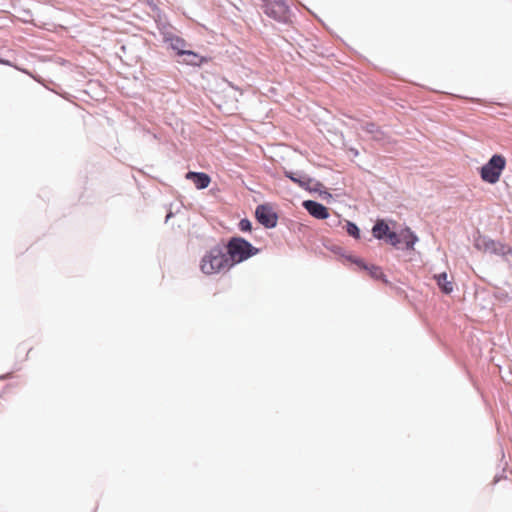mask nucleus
Wrapping results in <instances>:
<instances>
[{
	"label": "nucleus",
	"mask_w": 512,
	"mask_h": 512,
	"mask_svg": "<svg viewBox=\"0 0 512 512\" xmlns=\"http://www.w3.org/2000/svg\"><path fill=\"white\" fill-rule=\"evenodd\" d=\"M232 267L231 259L222 249L215 247L206 253L200 264L201 271L206 275H213Z\"/></svg>",
	"instance_id": "obj_1"
},
{
	"label": "nucleus",
	"mask_w": 512,
	"mask_h": 512,
	"mask_svg": "<svg viewBox=\"0 0 512 512\" xmlns=\"http://www.w3.org/2000/svg\"><path fill=\"white\" fill-rule=\"evenodd\" d=\"M228 258L231 259L232 266L240 263L249 257L256 255L258 249L253 247L248 241L240 237L232 238L227 245Z\"/></svg>",
	"instance_id": "obj_2"
},
{
	"label": "nucleus",
	"mask_w": 512,
	"mask_h": 512,
	"mask_svg": "<svg viewBox=\"0 0 512 512\" xmlns=\"http://www.w3.org/2000/svg\"><path fill=\"white\" fill-rule=\"evenodd\" d=\"M505 167V157L501 154H495L481 167L480 177L486 183L495 184L500 180Z\"/></svg>",
	"instance_id": "obj_3"
},
{
	"label": "nucleus",
	"mask_w": 512,
	"mask_h": 512,
	"mask_svg": "<svg viewBox=\"0 0 512 512\" xmlns=\"http://www.w3.org/2000/svg\"><path fill=\"white\" fill-rule=\"evenodd\" d=\"M263 11L279 22H287L289 19V8L284 0H263Z\"/></svg>",
	"instance_id": "obj_4"
},
{
	"label": "nucleus",
	"mask_w": 512,
	"mask_h": 512,
	"mask_svg": "<svg viewBox=\"0 0 512 512\" xmlns=\"http://www.w3.org/2000/svg\"><path fill=\"white\" fill-rule=\"evenodd\" d=\"M255 216L257 220L267 228L275 227L277 224L276 214L266 205H259L256 208Z\"/></svg>",
	"instance_id": "obj_5"
},
{
	"label": "nucleus",
	"mask_w": 512,
	"mask_h": 512,
	"mask_svg": "<svg viewBox=\"0 0 512 512\" xmlns=\"http://www.w3.org/2000/svg\"><path fill=\"white\" fill-rule=\"evenodd\" d=\"M303 206L316 219H326L329 216L327 207L316 201L306 200L303 202Z\"/></svg>",
	"instance_id": "obj_6"
},
{
	"label": "nucleus",
	"mask_w": 512,
	"mask_h": 512,
	"mask_svg": "<svg viewBox=\"0 0 512 512\" xmlns=\"http://www.w3.org/2000/svg\"><path fill=\"white\" fill-rule=\"evenodd\" d=\"M185 178L191 180L197 189H205L211 183V178L204 172L190 171L186 174Z\"/></svg>",
	"instance_id": "obj_7"
},
{
	"label": "nucleus",
	"mask_w": 512,
	"mask_h": 512,
	"mask_svg": "<svg viewBox=\"0 0 512 512\" xmlns=\"http://www.w3.org/2000/svg\"><path fill=\"white\" fill-rule=\"evenodd\" d=\"M434 279L437 282L440 290L445 294H451L454 290V283L451 280H448V275L446 272L434 275Z\"/></svg>",
	"instance_id": "obj_8"
},
{
	"label": "nucleus",
	"mask_w": 512,
	"mask_h": 512,
	"mask_svg": "<svg viewBox=\"0 0 512 512\" xmlns=\"http://www.w3.org/2000/svg\"><path fill=\"white\" fill-rule=\"evenodd\" d=\"M284 174L287 178H289L294 183L298 184L300 187H302L304 189H308V190L312 189L311 184H313L314 181L310 177H308L306 175L297 176L295 173H293L291 171H285Z\"/></svg>",
	"instance_id": "obj_9"
},
{
	"label": "nucleus",
	"mask_w": 512,
	"mask_h": 512,
	"mask_svg": "<svg viewBox=\"0 0 512 512\" xmlns=\"http://www.w3.org/2000/svg\"><path fill=\"white\" fill-rule=\"evenodd\" d=\"M389 231V226L383 220H378L372 229L373 236L377 239H383Z\"/></svg>",
	"instance_id": "obj_10"
},
{
	"label": "nucleus",
	"mask_w": 512,
	"mask_h": 512,
	"mask_svg": "<svg viewBox=\"0 0 512 512\" xmlns=\"http://www.w3.org/2000/svg\"><path fill=\"white\" fill-rule=\"evenodd\" d=\"M400 239L401 242L405 243L407 249H413L414 244L418 240L416 235H414L413 232H411L410 229H405L400 232Z\"/></svg>",
	"instance_id": "obj_11"
},
{
	"label": "nucleus",
	"mask_w": 512,
	"mask_h": 512,
	"mask_svg": "<svg viewBox=\"0 0 512 512\" xmlns=\"http://www.w3.org/2000/svg\"><path fill=\"white\" fill-rule=\"evenodd\" d=\"M179 56H187L184 60L189 65H200L203 61V58L193 51H180Z\"/></svg>",
	"instance_id": "obj_12"
},
{
	"label": "nucleus",
	"mask_w": 512,
	"mask_h": 512,
	"mask_svg": "<svg viewBox=\"0 0 512 512\" xmlns=\"http://www.w3.org/2000/svg\"><path fill=\"white\" fill-rule=\"evenodd\" d=\"M355 263L357 265H359L360 267H362L363 269L368 270V272H369V274H370V276L372 278L380 279V278H382L384 276V274H383V272H382L380 267H377V266L368 267L367 265H365L363 263L362 260H356Z\"/></svg>",
	"instance_id": "obj_13"
},
{
	"label": "nucleus",
	"mask_w": 512,
	"mask_h": 512,
	"mask_svg": "<svg viewBox=\"0 0 512 512\" xmlns=\"http://www.w3.org/2000/svg\"><path fill=\"white\" fill-rule=\"evenodd\" d=\"M346 231L347 233L354 237L355 239H359L360 238V230L359 228L357 227L356 224L348 221L347 224H346Z\"/></svg>",
	"instance_id": "obj_14"
},
{
	"label": "nucleus",
	"mask_w": 512,
	"mask_h": 512,
	"mask_svg": "<svg viewBox=\"0 0 512 512\" xmlns=\"http://www.w3.org/2000/svg\"><path fill=\"white\" fill-rule=\"evenodd\" d=\"M386 238L388 242L393 246H397L399 243H401L400 234L395 232L389 231Z\"/></svg>",
	"instance_id": "obj_15"
},
{
	"label": "nucleus",
	"mask_w": 512,
	"mask_h": 512,
	"mask_svg": "<svg viewBox=\"0 0 512 512\" xmlns=\"http://www.w3.org/2000/svg\"><path fill=\"white\" fill-rule=\"evenodd\" d=\"M185 47V41L182 38H176L172 42V48L177 50V54L179 55L180 51H185L183 48Z\"/></svg>",
	"instance_id": "obj_16"
},
{
	"label": "nucleus",
	"mask_w": 512,
	"mask_h": 512,
	"mask_svg": "<svg viewBox=\"0 0 512 512\" xmlns=\"http://www.w3.org/2000/svg\"><path fill=\"white\" fill-rule=\"evenodd\" d=\"M239 228L241 231L249 232L252 229V224L248 219H242L239 222Z\"/></svg>",
	"instance_id": "obj_17"
},
{
	"label": "nucleus",
	"mask_w": 512,
	"mask_h": 512,
	"mask_svg": "<svg viewBox=\"0 0 512 512\" xmlns=\"http://www.w3.org/2000/svg\"><path fill=\"white\" fill-rule=\"evenodd\" d=\"M365 130L369 133H381L379 127L376 126L374 123H368L365 127Z\"/></svg>",
	"instance_id": "obj_18"
},
{
	"label": "nucleus",
	"mask_w": 512,
	"mask_h": 512,
	"mask_svg": "<svg viewBox=\"0 0 512 512\" xmlns=\"http://www.w3.org/2000/svg\"><path fill=\"white\" fill-rule=\"evenodd\" d=\"M0 64H3V65H10V62L7 61V60H4V59H0Z\"/></svg>",
	"instance_id": "obj_19"
},
{
	"label": "nucleus",
	"mask_w": 512,
	"mask_h": 512,
	"mask_svg": "<svg viewBox=\"0 0 512 512\" xmlns=\"http://www.w3.org/2000/svg\"><path fill=\"white\" fill-rule=\"evenodd\" d=\"M490 245H491V247L493 248V250H494V251H496V245H497V243H496V242H494V241H491V242H490Z\"/></svg>",
	"instance_id": "obj_20"
}]
</instances>
